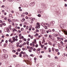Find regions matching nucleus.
Returning <instances> with one entry per match:
<instances>
[{"label": "nucleus", "instance_id": "dca6fc26", "mask_svg": "<svg viewBox=\"0 0 67 67\" xmlns=\"http://www.w3.org/2000/svg\"><path fill=\"white\" fill-rule=\"evenodd\" d=\"M23 54H24V56H26V54L25 52H24Z\"/></svg>", "mask_w": 67, "mask_h": 67}, {"label": "nucleus", "instance_id": "0e129e2a", "mask_svg": "<svg viewBox=\"0 0 67 67\" xmlns=\"http://www.w3.org/2000/svg\"><path fill=\"white\" fill-rule=\"evenodd\" d=\"M22 49H23V51H24V50H25V48H23Z\"/></svg>", "mask_w": 67, "mask_h": 67}, {"label": "nucleus", "instance_id": "c85d7f7f", "mask_svg": "<svg viewBox=\"0 0 67 67\" xmlns=\"http://www.w3.org/2000/svg\"><path fill=\"white\" fill-rule=\"evenodd\" d=\"M4 14L5 15H7V13L4 12Z\"/></svg>", "mask_w": 67, "mask_h": 67}, {"label": "nucleus", "instance_id": "39448f33", "mask_svg": "<svg viewBox=\"0 0 67 67\" xmlns=\"http://www.w3.org/2000/svg\"><path fill=\"white\" fill-rule=\"evenodd\" d=\"M5 10L6 11H7V12H8V11H9V10H10L9 8L7 7H6L5 8Z\"/></svg>", "mask_w": 67, "mask_h": 67}, {"label": "nucleus", "instance_id": "052dcab7", "mask_svg": "<svg viewBox=\"0 0 67 67\" xmlns=\"http://www.w3.org/2000/svg\"><path fill=\"white\" fill-rule=\"evenodd\" d=\"M44 48V49H47V48L46 47H45Z\"/></svg>", "mask_w": 67, "mask_h": 67}, {"label": "nucleus", "instance_id": "f704fd0d", "mask_svg": "<svg viewBox=\"0 0 67 67\" xmlns=\"http://www.w3.org/2000/svg\"><path fill=\"white\" fill-rule=\"evenodd\" d=\"M41 50V49L40 48H38L37 49L38 51H40Z\"/></svg>", "mask_w": 67, "mask_h": 67}, {"label": "nucleus", "instance_id": "0eeeda50", "mask_svg": "<svg viewBox=\"0 0 67 67\" xmlns=\"http://www.w3.org/2000/svg\"><path fill=\"white\" fill-rule=\"evenodd\" d=\"M38 12L39 13H41V14H42L43 13V11L38 10Z\"/></svg>", "mask_w": 67, "mask_h": 67}, {"label": "nucleus", "instance_id": "5fc2aeb1", "mask_svg": "<svg viewBox=\"0 0 67 67\" xmlns=\"http://www.w3.org/2000/svg\"><path fill=\"white\" fill-rule=\"evenodd\" d=\"M64 42L65 43H66V42H67V40H64Z\"/></svg>", "mask_w": 67, "mask_h": 67}, {"label": "nucleus", "instance_id": "f03ea898", "mask_svg": "<svg viewBox=\"0 0 67 67\" xmlns=\"http://www.w3.org/2000/svg\"><path fill=\"white\" fill-rule=\"evenodd\" d=\"M39 24L38 23H37V26L36 27V29H40V25H39Z\"/></svg>", "mask_w": 67, "mask_h": 67}, {"label": "nucleus", "instance_id": "de8ad7c7", "mask_svg": "<svg viewBox=\"0 0 67 67\" xmlns=\"http://www.w3.org/2000/svg\"><path fill=\"white\" fill-rule=\"evenodd\" d=\"M16 57V56L15 55H14L13 56V57Z\"/></svg>", "mask_w": 67, "mask_h": 67}, {"label": "nucleus", "instance_id": "49530a36", "mask_svg": "<svg viewBox=\"0 0 67 67\" xmlns=\"http://www.w3.org/2000/svg\"><path fill=\"white\" fill-rule=\"evenodd\" d=\"M19 10L20 11H22V9H19Z\"/></svg>", "mask_w": 67, "mask_h": 67}, {"label": "nucleus", "instance_id": "412c9836", "mask_svg": "<svg viewBox=\"0 0 67 67\" xmlns=\"http://www.w3.org/2000/svg\"><path fill=\"white\" fill-rule=\"evenodd\" d=\"M2 25H4V26H5V25H6V24H5V23H2Z\"/></svg>", "mask_w": 67, "mask_h": 67}, {"label": "nucleus", "instance_id": "473e14b6", "mask_svg": "<svg viewBox=\"0 0 67 67\" xmlns=\"http://www.w3.org/2000/svg\"><path fill=\"white\" fill-rule=\"evenodd\" d=\"M36 31L37 32H39V30H37V29H36Z\"/></svg>", "mask_w": 67, "mask_h": 67}, {"label": "nucleus", "instance_id": "338daca9", "mask_svg": "<svg viewBox=\"0 0 67 67\" xmlns=\"http://www.w3.org/2000/svg\"><path fill=\"white\" fill-rule=\"evenodd\" d=\"M30 49L32 50V49H33V48L32 47H30Z\"/></svg>", "mask_w": 67, "mask_h": 67}, {"label": "nucleus", "instance_id": "7ed1b4c3", "mask_svg": "<svg viewBox=\"0 0 67 67\" xmlns=\"http://www.w3.org/2000/svg\"><path fill=\"white\" fill-rule=\"evenodd\" d=\"M35 2H34L32 3H30L29 4V5L30 6V7H33V6H34V4H35Z\"/></svg>", "mask_w": 67, "mask_h": 67}, {"label": "nucleus", "instance_id": "37998d69", "mask_svg": "<svg viewBox=\"0 0 67 67\" xmlns=\"http://www.w3.org/2000/svg\"><path fill=\"white\" fill-rule=\"evenodd\" d=\"M6 44H7V43H5V44H4V46H5V47H6V46H7V45Z\"/></svg>", "mask_w": 67, "mask_h": 67}, {"label": "nucleus", "instance_id": "7c9ffc66", "mask_svg": "<svg viewBox=\"0 0 67 67\" xmlns=\"http://www.w3.org/2000/svg\"><path fill=\"white\" fill-rule=\"evenodd\" d=\"M1 8H4V5H2L1 7Z\"/></svg>", "mask_w": 67, "mask_h": 67}, {"label": "nucleus", "instance_id": "4be33fe9", "mask_svg": "<svg viewBox=\"0 0 67 67\" xmlns=\"http://www.w3.org/2000/svg\"><path fill=\"white\" fill-rule=\"evenodd\" d=\"M8 22H11V20H10L9 19H8Z\"/></svg>", "mask_w": 67, "mask_h": 67}, {"label": "nucleus", "instance_id": "864d4df0", "mask_svg": "<svg viewBox=\"0 0 67 67\" xmlns=\"http://www.w3.org/2000/svg\"><path fill=\"white\" fill-rule=\"evenodd\" d=\"M22 20H23V21H25V19H24V18H23L22 19Z\"/></svg>", "mask_w": 67, "mask_h": 67}, {"label": "nucleus", "instance_id": "e2e57ef3", "mask_svg": "<svg viewBox=\"0 0 67 67\" xmlns=\"http://www.w3.org/2000/svg\"><path fill=\"white\" fill-rule=\"evenodd\" d=\"M0 27H2V24H0Z\"/></svg>", "mask_w": 67, "mask_h": 67}, {"label": "nucleus", "instance_id": "69168bd1", "mask_svg": "<svg viewBox=\"0 0 67 67\" xmlns=\"http://www.w3.org/2000/svg\"><path fill=\"white\" fill-rule=\"evenodd\" d=\"M35 46H36V47H38V44H37V45H36Z\"/></svg>", "mask_w": 67, "mask_h": 67}, {"label": "nucleus", "instance_id": "58836bf2", "mask_svg": "<svg viewBox=\"0 0 67 67\" xmlns=\"http://www.w3.org/2000/svg\"><path fill=\"white\" fill-rule=\"evenodd\" d=\"M21 17H23V18H24V15H21Z\"/></svg>", "mask_w": 67, "mask_h": 67}, {"label": "nucleus", "instance_id": "4c0bfd02", "mask_svg": "<svg viewBox=\"0 0 67 67\" xmlns=\"http://www.w3.org/2000/svg\"><path fill=\"white\" fill-rule=\"evenodd\" d=\"M9 17H11V16H12V14H10L9 15Z\"/></svg>", "mask_w": 67, "mask_h": 67}, {"label": "nucleus", "instance_id": "a18cd8bd", "mask_svg": "<svg viewBox=\"0 0 67 67\" xmlns=\"http://www.w3.org/2000/svg\"><path fill=\"white\" fill-rule=\"evenodd\" d=\"M4 19L5 20H7V17H5V18H4Z\"/></svg>", "mask_w": 67, "mask_h": 67}, {"label": "nucleus", "instance_id": "ea45409f", "mask_svg": "<svg viewBox=\"0 0 67 67\" xmlns=\"http://www.w3.org/2000/svg\"><path fill=\"white\" fill-rule=\"evenodd\" d=\"M40 53V51H37V54H39Z\"/></svg>", "mask_w": 67, "mask_h": 67}, {"label": "nucleus", "instance_id": "f8f14e48", "mask_svg": "<svg viewBox=\"0 0 67 67\" xmlns=\"http://www.w3.org/2000/svg\"><path fill=\"white\" fill-rule=\"evenodd\" d=\"M64 33L65 35H67V31H64Z\"/></svg>", "mask_w": 67, "mask_h": 67}, {"label": "nucleus", "instance_id": "09e8293b", "mask_svg": "<svg viewBox=\"0 0 67 67\" xmlns=\"http://www.w3.org/2000/svg\"><path fill=\"white\" fill-rule=\"evenodd\" d=\"M21 37L22 39H23V38H24V37H23V36H21Z\"/></svg>", "mask_w": 67, "mask_h": 67}, {"label": "nucleus", "instance_id": "20e7f679", "mask_svg": "<svg viewBox=\"0 0 67 67\" xmlns=\"http://www.w3.org/2000/svg\"><path fill=\"white\" fill-rule=\"evenodd\" d=\"M12 38H13V41H14V42H15V41H18V39H15L14 37H13Z\"/></svg>", "mask_w": 67, "mask_h": 67}, {"label": "nucleus", "instance_id": "c756f323", "mask_svg": "<svg viewBox=\"0 0 67 67\" xmlns=\"http://www.w3.org/2000/svg\"><path fill=\"white\" fill-rule=\"evenodd\" d=\"M28 51H29V52H32V50L30 49H29Z\"/></svg>", "mask_w": 67, "mask_h": 67}, {"label": "nucleus", "instance_id": "2f4dec72", "mask_svg": "<svg viewBox=\"0 0 67 67\" xmlns=\"http://www.w3.org/2000/svg\"><path fill=\"white\" fill-rule=\"evenodd\" d=\"M23 30H24V29H23V28H21V31H23Z\"/></svg>", "mask_w": 67, "mask_h": 67}, {"label": "nucleus", "instance_id": "3c124183", "mask_svg": "<svg viewBox=\"0 0 67 67\" xmlns=\"http://www.w3.org/2000/svg\"><path fill=\"white\" fill-rule=\"evenodd\" d=\"M33 51H36V49L35 48H34L33 49Z\"/></svg>", "mask_w": 67, "mask_h": 67}, {"label": "nucleus", "instance_id": "13d9d810", "mask_svg": "<svg viewBox=\"0 0 67 67\" xmlns=\"http://www.w3.org/2000/svg\"><path fill=\"white\" fill-rule=\"evenodd\" d=\"M48 31H49V32H52V31H51V30H49Z\"/></svg>", "mask_w": 67, "mask_h": 67}, {"label": "nucleus", "instance_id": "bb28decb", "mask_svg": "<svg viewBox=\"0 0 67 67\" xmlns=\"http://www.w3.org/2000/svg\"><path fill=\"white\" fill-rule=\"evenodd\" d=\"M55 59H58V57H55Z\"/></svg>", "mask_w": 67, "mask_h": 67}, {"label": "nucleus", "instance_id": "6e6552de", "mask_svg": "<svg viewBox=\"0 0 67 67\" xmlns=\"http://www.w3.org/2000/svg\"><path fill=\"white\" fill-rule=\"evenodd\" d=\"M7 31L8 33H10V30L9 28H7Z\"/></svg>", "mask_w": 67, "mask_h": 67}, {"label": "nucleus", "instance_id": "680f3d73", "mask_svg": "<svg viewBox=\"0 0 67 67\" xmlns=\"http://www.w3.org/2000/svg\"><path fill=\"white\" fill-rule=\"evenodd\" d=\"M44 36H45V37H47V35L46 34V35H45Z\"/></svg>", "mask_w": 67, "mask_h": 67}, {"label": "nucleus", "instance_id": "cd10ccee", "mask_svg": "<svg viewBox=\"0 0 67 67\" xmlns=\"http://www.w3.org/2000/svg\"><path fill=\"white\" fill-rule=\"evenodd\" d=\"M38 17H41V15L39 14L38 15Z\"/></svg>", "mask_w": 67, "mask_h": 67}, {"label": "nucleus", "instance_id": "f3484780", "mask_svg": "<svg viewBox=\"0 0 67 67\" xmlns=\"http://www.w3.org/2000/svg\"><path fill=\"white\" fill-rule=\"evenodd\" d=\"M29 41H27V42L26 44L27 45H29Z\"/></svg>", "mask_w": 67, "mask_h": 67}, {"label": "nucleus", "instance_id": "5701e85b", "mask_svg": "<svg viewBox=\"0 0 67 67\" xmlns=\"http://www.w3.org/2000/svg\"><path fill=\"white\" fill-rule=\"evenodd\" d=\"M40 45H41V47L42 48H43V47L44 46V45H42L41 44Z\"/></svg>", "mask_w": 67, "mask_h": 67}, {"label": "nucleus", "instance_id": "72a5a7b5", "mask_svg": "<svg viewBox=\"0 0 67 67\" xmlns=\"http://www.w3.org/2000/svg\"><path fill=\"white\" fill-rule=\"evenodd\" d=\"M59 51V50L58 49H57L55 50V52H58Z\"/></svg>", "mask_w": 67, "mask_h": 67}, {"label": "nucleus", "instance_id": "6e6d98bb", "mask_svg": "<svg viewBox=\"0 0 67 67\" xmlns=\"http://www.w3.org/2000/svg\"><path fill=\"white\" fill-rule=\"evenodd\" d=\"M25 14H26V15H27V14H28V13H27V12H26V13H25Z\"/></svg>", "mask_w": 67, "mask_h": 67}, {"label": "nucleus", "instance_id": "aec40b11", "mask_svg": "<svg viewBox=\"0 0 67 67\" xmlns=\"http://www.w3.org/2000/svg\"><path fill=\"white\" fill-rule=\"evenodd\" d=\"M42 6H43V7H44V8H45L46 7L45 6V5L43 4H42Z\"/></svg>", "mask_w": 67, "mask_h": 67}, {"label": "nucleus", "instance_id": "c9c22d12", "mask_svg": "<svg viewBox=\"0 0 67 67\" xmlns=\"http://www.w3.org/2000/svg\"><path fill=\"white\" fill-rule=\"evenodd\" d=\"M44 28L45 29L47 30V26H46Z\"/></svg>", "mask_w": 67, "mask_h": 67}, {"label": "nucleus", "instance_id": "bf43d9fd", "mask_svg": "<svg viewBox=\"0 0 67 67\" xmlns=\"http://www.w3.org/2000/svg\"><path fill=\"white\" fill-rule=\"evenodd\" d=\"M41 37V36H38V38H40Z\"/></svg>", "mask_w": 67, "mask_h": 67}, {"label": "nucleus", "instance_id": "a19ab883", "mask_svg": "<svg viewBox=\"0 0 67 67\" xmlns=\"http://www.w3.org/2000/svg\"><path fill=\"white\" fill-rule=\"evenodd\" d=\"M16 44L17 45H19L20 44V43L18 42L16 43Z\"/></svg>", "mask_w": 67, "mask_h": 67}, {"label": "nucleus", "instance_id": "c03bdc74", "mask_svg": "<svg viewBox=\"0 0 67 67\" xmlns=\"http://www.w3.org/2000/svg\"><path fill=\"white\" fill-rule=\"evenodd\" d=\"M39 43L40 45H42V44H41V41L39 42Z\"/></svg>", "mask_w": 67, "mask_h": 67}, {"label": "nucleus", "instance_id": "79ce46f5", "mask_svg": "<svg viewBox=\"0 0 67 67\" xmlns=\"http://www.w3.org/2000/svg\"><path fill=\"white\" fill-rule=\"evenodd\" d=\"M19 42L20 43H22V41L21 40H20L19 41Z\"/></svg>", "mask_w": 67, "mask_h": 67}, {"label": "nucleus", "instance_id": "e433bc0d", "mask_svg": "<svg viewBox=\"0 0 67 67\" xmlns=\"http://www.w3.org/2000/svg\"><path fill=\"white\" fill-rule=\"evenodd\" d=\"M20 53L21 54H23L24 52H23V51H21V52Z\"/></svg>", "mask_w": 67, "mask_h": 67}, {"label": "nucleus", "instance_id": "b1692460", "mask_svg": "<svg viewBox=\"0 0 67 67\" xmlns=\"http://www.w3.org/2000/svg\"><path fill=\"white\" fill-rule=\"evenodd\" d=\"M34 43V42H32V43H31L30 44V46H32V44H33V43Z\"/></svg>", "mask_w": 67, "mask_h": 67}, {"label": "nucleus", "instance_id": "4468645a", "mask_svg": "<svg viewBox=\"0 0 67 67\" xmlns=\"http://www.w3.org/2000/svg\"><path fill=\"white\" fill-rule=\"evenodd\" d=\"M63 26H64V25H62V24H61L60 25V27L62 28V27H63Z\"/></svg>", "mask_w": 67, "mask_h": 67}, {"label": "nucleus", "instance_id": "2eb2a0df", "mask_svg": "<svg viewBox=\"0 0 67 67\" xmlns=\"http://www.w3.org/2000/svg\"><path fill=\"white\" fill-rule=\"evenodd\" d=\"M59 41H63V38H60L59 40Z\"/></svg>", "mask_w": 67, "mask_h": 67}, {"label": "nucleus", "instance_id": "a878e982", "mask_svg": "<svg viewBox=\"0 0 67 67\" xmlns=\"http://www.w3.org/2000/svg\"><path fill=\"white\" fill-rule=\"evenodd\" d=\"M26 30H27V29H29V26H26Z\"/></svg>", "mask_w": 67, "mask_h": 67}, {"label": "nucleus", "instance_id": "9d476101", "mask_svg": "<svg viewBox=\"0 0 67 67\" xmlns=\"http://www.w3.org/2000/svg\"><path fill=\"white\" fill-rule=\"evenodd\" d=\"M53 35L54 36H58V35L57 34H53Z\"/></svg>", "mask_w": 67, "mask_h": 67}, {"label": "nucleus", "instance_id": "9b49d317", "mask_svg": "<svg viewBox=\"0 0 67 67\" xmlns=\"http://www.w3.org/2000/svg\"><path fill=\"white\" fill-rule=\"evenodd\" d=\"M19 57H22V54L21 53H20L19 54Z\"/></svg>", "mask_w": 67, "mask_h": 67}, {"label": "nucleus", "instance_id": "6ab92c4d", "mask_svg": "<svg viewBox=\"0 0 67 67\" xmlns=\"http://www.w3.org/2000/svg\"><path fill=\"white\" fill-rule=\"evenodd\" d=\"M42 38H43V40H45L46 39V38L44 37H43Z\"/></svg>", "mask_w": 67, "mask_h": 67}, {"label": "nucleus", "instance_id": "f257e3e1", "mask_svg": "<svg viewBox=\"0 0 67 67\" xmlns=\"http://www.w3.org/2000/svg\"><path fill=\"white\" fill-rule=\"evenodd\" d=\"M8 56L7 54H3L2 55L3 58L4 59H7V58H8Z\"/></svg>", "mask_w": 67, "mask_h": 67}, {"label": "nucleus", "instance_id": "774afa93", "mask_svg": "<svg viewBox=\"0 0 67 67\" xmlns=\"http://www.w3.org/2000/svg\"><path fill=\"white\" fill-rule=\"evenodd\" d=\"M60 37H57V39L58 40H59V39H60Z\"/></svg>", "mask_w": 67, "mask_h": 67}, {"label": "nucleus", "instance_id": "ddd939ff", "mask_svg": "<svg viewBox=\"0 0 67 67\" xmlns=\"http://www.w3.org/2000/svg\"><path fill=\"white\" fill-rule=\"evenodd\" d=\"M16 29H15L14 28L13 29H12L13 32H15V31Z\"/></svg>", "mask_w": 67, "mask_h": 67}, {"label": "nucleus", "instance_id": "1a4fd4ad", "mask_svg": "<svg viewBox=\"0 0 67 67\" xmlns=\"http://www.w3.org/2000/svg\"><path fill=\"white\" fill-rule=\"evenodd\" d=\"M21 51V49L20 48H18V49L17 50V51L18 52H20Z\"/></svg>", "mask_w": 67, "mask_h": 67}, {"label": "nucleus", "instance_id": "4d7b16f0", "mask_svg": "<svg viewBox=\"0 0 67 67\" xmlns=\"http://www.w3.org/2000/svg\"><path fill=\"white\" fill-rule=\"evenodd\" d=\"M52 31H53V32H55V29H53L52 30Z\"/></svg>", "mask_w": 67, "mask_h": 67}, {"label": "nucleus", "instance_id": "8fccbe9b", "mask_svg": "<svg viewBox=\"0 0 67 67\" xmlns=\"http://www.w3.org/2000/svg\"><path fill=\"white\" fill-rule=\"evenodd\" d=\"M18 33H21V31L19 30L18 31Z\"/></svg>", "mask_w": 67, "mask_h": 67}, {"label": "nucleus", "instance_id": "a211bd4d", "mask_svg": "<svg viewBox=\"0 0 67 67\" xmlns=\"http://www.w3.org/2000/svg\"><path fill=\"white\" fill-rule=\"evenodd\" d=\"M9 48H11L12 47V45L11 44H9Z\"/></svg>", "mask_w": 67, "mask_h": 67}, {"label": "nucleus", "instance_id": "393cba45", "mask_svg": "<svg viewBox=\"0 0 67 67\" xmlns=\"http://www.w3.org/2000/svg\"><path fill=\"white\" fill-rule=\"evenodd\" d=\"M3 52H7V51L5 49H3Z\"/></svg>", "mask_w": 67, "mask_h": 67}, {"label": "nucleus", "instance_id": "423d86ee", "mask_svg": "<svg viewBox=\"0 0 67 67\" xmlns=\"http://www.w3.org/2000/svg\"><path fill=\"white\" fill-rule=\"evenodd\" d=\"M9 42H10L11 43H12V44H13V42H14V41H13H13H12L11 40H9Z\"/></svg>", "mask_w": 67, "mask_h": 67}, {"label": "nucleus", "instance_id": "603ef678", "mask_svg": "<svg viewBox=\"0 0 67 67\" xmlns=\"http://www.w3.org/2000/svg\"><path fill=\"white\" fill-rule=\"evenodd\" d=\"M25 18L26 19H29V18L27 17V16H26L25 17Z\"/></svg>", "mask_w": 67, "mask_h": 67}]
</instances>
